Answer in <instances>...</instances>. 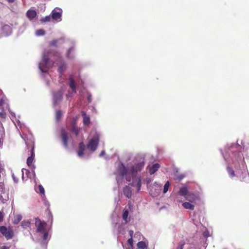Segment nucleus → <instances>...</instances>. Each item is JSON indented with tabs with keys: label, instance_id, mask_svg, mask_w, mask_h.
Returning a JSON list of instances; mask_svg holds the SVG:
<instances>
[{
	"label": "nucleus",
	"instance_id": "nucleus-1",
	"mask_svg": "<svg viewBox=\"0 0 249 249\" xmlns=\"http://www.w3.org/2000/svg\"><path fill=\"white\" fill-rule=\"evenodd\" d=\"M145 162L143 160L136 161L133 163H129L125 166L123 163H120L114 172L117 183L119 185L123 180L129 182L128 185L123 188V194L128 198L132 195V189L130 186L136 187L137 192H139L142 186V179L138 174L144 168Z\"/></svg>",
	"mask_w": 249,
	"mask_h": 249
},
{
	"label": "nucleus",
	"instance_id": "nucleus-2",
	"mask_svg": "<svg viewBox=\"0 0 249 249\" xmlns=\"http://www.w3.org/2000/svg\"><path fill=\"white\" fill-rule=\"evenodd\" d=\"M241 146L231 144L222 152L223 156L227 163V170L230 178L236 177L241 181L249 182V174L244 163V157L241 153Z\"/></svg>",
	"mask_w": 249,
	"mask_h": 249
},
{
	"label": "nucleus",
	"instance_id": "nucleus-3",
	"mask_svg": "<svg viewBox=\"0 0 249 249\" xmlns=\"http://www.w3.org/2000/svg\"><path fill=\"white\" fill-rule=\"evenodd\" d=\"M54 63L58 65V71L60 76H62L66 69L67 64L61 54L57 52L45 51L41 61L38 63V68L44 78L50 76L48 70L52 68Z\"/></svg>",
	"mask_w": 249,
	"mask_h": 249
},
{
	"label": "nucleus",
	"instance_id": "nucleus-4",
	"mask_svg": "<svg viewBox=\"0 0 249 249\" xmlns=\"http://www.w3.org/2000/svg\"><path fill=\"white\" fill-rule=\"evenodd\" d=\"M21 137L24 140L26 147L28 149L30 147L31 148V156L29 157L27 160V164L28 166L30 167L31 168H33V169H35L36 167L35 165L33 164V161L35 158V152H34V148H35V140L32 134H29L26 136L24 137L21 134H20Z\"/></svg>",
	"mask_w": 249,
	"mask_h": 249
},
{
	"label": "nucleus",
	"instance_id": "nucleus-5",
	"mask_svg": "<svg viewBox=\"0 0 249 249\" xmlns=\"http://www.w3.org/2000/svg\"><path fill=\"white\" fill-rule=\"evenodd\" d=\"M101 136V133L97 131L91 136L87 144V148L89 151L93 152L97 149Z\"/></svg>",
	"mask_w": 249,
	"mask_h": 249
},
{
	"label": "nucleus",
	"instance_id": "nucleus-6",
	"mask_svg": "<svg viewBox=\"0 0 249 249\" xmlns=\"http://www.w3.org/2000/svg\"><path fill=\"white\" fill-rule=\"evenodd\" d=\"M65 43L71 45L67 51V57L69 59H73L75 54V41L74 40L67 39Z\"/></svg>",
	"mask_w": 249,
	"mask_h": 249
},
{
	"label": "nucleus",
	"instance_id": "nucleus-7",
	"mask_svg": "<svg viewBox=\"0 0 249 249\" xmlns=\"http://www.w3.org/2000/svg\"><path fill=\"white\" fill-rule=\"evenodd\" d=\"M64 91L65 89L62 87L58 90L53 93V104L54 106H56L62 101Z\"/></svg>",
	"mask_w": 249,
	"mask_h": 249
},
{
	"label": "nucleus",
	"instance_id": "nucleus-8",
	"mask_svg": "<svg viewBox=\"0 0 249 249\" xmlns=\"http://www.w3.org/2000/svg\"><path fill=\"white\" fill-rule=\"evenodd\" d=\"M68 84L71 89L70 90L68 91L66 94V97L68 99L71 98L76 92V83L74 79L70 77L68 79Z\"/></svg>",
	"mask_w": 249,
	"mask_h": 249
},
{
	"label": "nucleus",
	"instance_id": "nucleus-9",
	"mask_svg": "<svg viewBox=\"0 0 249 249\" xmlns=\"http://www.w3.org/2000/svg\"><path fill=\"white\" fill-rule=\"evenodd\" d=\"M0 31L1 33V37L10 35L12 31V25L0 23Z\"/></svg>",
	"mask_w": 249,
	"mask_h": 249
},
{
	"label": "nucleus",
	"instance_id": "nucleus-10",
	"mask_svg": "<svg viewBox=\"0 0 249 249\" xmlns=\"http://www.w3.org/2000/svg\"><path fill=\"white\" fill-rule=\"evenodd\" d=\"M9 199L8 192L5 189L4 185L0 181V201L4 203Z\"/></svg>",
	"mask_w": 249,
	"mask_h": 249
},
{
	"label": "nucleus",
	"instance_id": "nucleus-11",
	"mask_svg": "<svg viewBox=\"0 0 249 249\" xmlns=\"http://www.w3.org/2000/svg\"><path fill=\"white\" fill-rule=\"evenodd\" d=\"M0 232L7 240L11 239L14 235L13 231L10 228L8 229L4 226H0Z\"/></svg>",
	"mask_w": 249,
	"mask_h": 249
},
{
	"label": "nucleus",
	"instance_id": "nucleus-12",
	"mask_svg": "<svg viewBox=\"0 0 249 249\" xmlns=\"http://www.w3.org/2000/svg\"><path fill=\"white\" fill-rule=\"evenodd\" d=\"M62 10L61 9L56 7L55 8L51 13L52 18L57 21L61 20Z\"/></svg>",
	"mask_w": 249,
	"mask_h": 249
},
{
	"label": "nucleus",
	"instance_id": "nucleus-13",
	"mask_svg": "<svg viewBox=\"0 0 249 249\" xmlns=\"http://www.w3.org/2000/svg\"><path fill=\"white\" fill-rule=\"evenodd\" d=\"M31 169V171H30L29 170L24 168L22 169V179L23 180L25 178L24 175H25L27 178L31 179L33 178L34 179L35 182H36V174L35 169H33V168Z\"/></svg>",
	"mask_w": 249,
	"mask_h": 249
},
{
	"label": "nucleus",
	"instance_id": "nucleus-14",
	"mask_svg": "<svg viewBox=\"0 0 249 249\" xmlns=\"http://www.w3.org/2000/svg\"><path fill=\"white\" fill-rule=\"evenodd\" d=\"M35 225L36 227L37 231L39 232H44L46 224L44 221H42L38 218L35 219Z\"/></svg>",
	"mask_w": 249,
	"mask_h": 249
},
{
	"label": "nucleus",
	"instance_id": "nucleus-15",
	"mask_svg": "<svg viewBox=\"0 0 249 249\" xmlns=\"http://www.w3.org/2000/svg\"><path fill=\"white\" fill-rule=\"evenodd\" d=\"M125 224L124 222L121 224H116L114 230H116V232L117 234H124L125 233Z\"/></svg>",
	"mask_w": 249,
	"mask_h": 249
},
{
	"label": "nucleus",
	"instance_id": "nucleus-16",
	"mask_svg": "<svg viewBox=\"0 0 249 249\" xmlns=\"http://www.w3.org/2000/svg\"><path fill=\"white\" fill-rule=\"evenodd\" d=\"M61 137L62 142L65 148L68 147V142L69 139L68 133L64 130H61Z\"/></svg>",
	"mask_w": 249,
	"mask_h": 249
},
{
	"label": "nucleus",
	"instance_id": "nucleus-17",
	"mask_svg": "<svg viewBox=\"0 0 249 249\" xmlns=\"http://www.w3.org/2000/svg\"><path fill=\"white\" fill-rule=\"evenodd\" d=\"M186 200L195 203V201L197 199V196L192 192H189L185 197Z\"/></svg>",
	"mask_w": 249,
	"mask_h": 249
},
{
	"label": "nucleus",
	"instance_id": "nucleus-18",
	"mask_svg": "<svg viewBox=\"0 0 249 249\" xmlns=\"http://www.w3.org/2000/svg\"><path fill=\"white\" fill-rule=\"evenodd\" d=\"M66 40L67 39H65L64 38L62 37L58 39H54L50 43V44L51 46H58L59 45L62 44L64 43H66Z\"/></svg>",
	"mask_w": 249,
	"mask_h": 249
},
{
	"label": "nucleus",
	"instance_id": "nucleus-19",
	"mask_svg": "<svg viewBox=\"0 0 249 249\" xmlns=\"http://www.w3.org/2000/svg\"><path fill=\"white\" fill-rule=\"evenodd\" d=\"M85 149V145L83 142H80L79 144V149L77 152V155L80 158L84 157V152Z\"/></svg>",
	"mask_w": 249,
	"mask_h": 249
},
{
	"label": "nucleus",
	"instance_id": "nucleus-20",
	"mask_svg": "<svg viewBox=\"0 0 249 249\" xmlns=\"http://www.w3.org/2000/svg\"><path fill=\"white\" fill-rule=\"evenodd\" d=\"M14 217L12 219V222L14 224L17 225L21 220L22 216L20 213H13Z\"/></svg>",
	"mask_w": 249,
	"mask_h": 249
},
{
	"label": "nucleus",
	"instance_id": "nucleus-21",
	"mask_svg": "<svg viewBox=\"0 0 249 249\" xmlns=\"http://www.w3.org/2000/svg\"><path fill=\"white\" fill-rule=\"evenodd\" d=\"M129 209V208H126L125 207L123 211L122 218L124 220L125 224H126L130 221V218L128 217Z\"/></svg>",
	"mask_w": 249,
	"mask_h": 249
},
{
	"label": "nucleus",
	"instance_id": "nucleus-22",
	"mask_svg": "<svg viewBox=\"0 0 249 249\" xmlns=\"http://www.w3.org/2000/svg\"><path fill=\"white\" fill-rule=\"evenodd\" d=\"M82 115L83 118V124L85 125H89L90 123L89 116L85 111H82Z\"/></svg>",
	"mask_w": 249,
	"mask_h": 249
},
{
	"label": "nucleus",
	"instance_id": "nucleus-23",
	"mask_svg": "<svg viewBox=\"0 0 249 249\" xmlns=\"http://www.w3.org/2000/svg\"><path fill=\"white\" fill-rule=\"evenodd\" d=\"M26 16L30 20H32L36 16V12L35 10H29L26 13Z\"/></svg>",
	"mask_w": 249,
	"mask_h": 249
},
{
	"label": "nucleus",
	"instance_id": "nucleus-24",
	"mask_svg": "<svg viewBox=\"0 0 249 249\" xmlns=\"http://www.w3.org/2000/svg\"><path fill=\"white\" fill-rule=\"evenodd\" d=\"M182 206L186 209L193 210L195 208V203L188 201L182 203Z\"/></svg>",
	"mask_w": 249,
	"mask_h": 249
},
{
	"label": "nucleus",
	"instance_id": "nucleus-25",
	"mask_svg": "<svg viewBox=\"0 0 249 249\" xmlns=\"http://www.w3.org/2000/svg\"><path fill=\"white\" fill-rule=\"evenodd\" d=\"M160 165L159 163H155L150 167L149 172L150 175L154 174L159 169Z\"/></svg>",
	"mask_w": 249,
	"mask_h": 249
},
{
	"label": "nucleus",
	"instance_id": "nucleus-26",
	"mask_svg": "<svg viewBox=\"0 0 249 249\" xmlns=\"http://www.w3.org/2000/svg\"><path fill=\"white\" fill-rule=\"evenodd\" d=\"M188 193L189 192L187 187L183 186L180 188L178 194L179 196L185 197Z\"/></svg>",
	"mask_w": 249,
	"mask_h": 249
},
{
	"label": "nucleus",
	"instance_id": "nucleus-27",
	"mask_svg": "<svg viewBox=\"0 0 249 249\" xmlns=\"http://www.w3.org/2000/svg\"><path fill=\"white\" fill-rule=\"evenodd\" d=\"M31 226V221L30 220H23L21 223V226L24 229L30 228Z\"/></svg>",
	"mask_w": 249,
	"mask_h": 249
},
{
	"label": "nucleus",
	"instance_id": "nucleus-28",
	"mask_svg": "<svg viewBox=\"0 0 249 249\" xmlns=\"http://www.w3.org/2000/svg\"><path fill=\"white\" fill-rule=\"evenodd\" d=\"M137 247L139 249H146L147 248V245L145 242L140 241L138 243Z\"/></svg>",
	"mask_w": 249,
	"mask_h": 249
},
{
	"label": "nucleus",
	"instance_id": "nucleus-29",
	"mask_svg": "<svg viewBox=\"0 0 249 249\" xmlns=\"http://www.w3.org/2000/svg\"><path fill=\"white\" fill-rule=\"evenodd\" d=\"M196 214L195 213H193V215L192 217V220L195 225H197L199 222V217H196Z\"/></svg>",
	"mask_w": 249,
	"mask_h": 249
},
{
	"label": "nucleus",
	"instance_id": "nucleus-30",
	"mask_svg": "<svg viewBox=\"0 0 249 249\" xmlns=\"http://www.w3.org/2000/svg\"><path fill=\"white\" fill-rule=\"evenodd\" d=\"M36 191L37 193H39L41 194H42L43 195H45V190L44 188L41 185H39L38 186L37 189L36 188Z\"/></svg>",
	"mask_w": 249,
	"mask_h": 249
},
{
	"label": "nucleus",
	"instance_id": "nucleus-31",
	"mask_svg": "<svg viewBox=\"0 0 249 249\" xmlns=\"http://www.w3.org/2000/svg\"><path fill=\"white\" fill-rule=\"evenodd\" d=\"M45 31L43 29H38L36 31V36H42L45 35Z\"/></svg>",
	"mask_w": 249,
	"mask_h": 249
},
{
	"label": "nucleus",
	"instance_id": "nucleus-32",
	"mask_svg": "<svg viewBox=\"0 0 249 249\" xmlns=\"http://www.w3.org/2000/svg\"><path fill=\"white\" fill-rule=\"evenodd\" d=\"M62 112L61 110H57L56 112L55 118L57 121H58L62 116Z\"/></svg>",
	"mask_w": 249,
	"mask_h": 249
},
{
	"label": "nucleus",
	"instance_id": "nucleus-33",
	"mask_svg": "<svg viewBox=\"0 0 249 249\" xmlns=\"http://www.w3.org/2000/svg\"><path fill=\"white\" fill-rule=\"evenodd\" d=\"M169 186H170V183H169V181H167L165 184H164V188H163V193L164 194L166 193L167 192L168 189H169Z\"/></svg>",
	"mask_w": 249,
	"mask_h": 249
},
{
	"label": "nucleus",
	"instance_id": "nucleus-34",
	"mask_svg": "<svg viewBox=\"0 0 249 249\" xmlns=\"http://www.w3.org/2000/svg\"><path fill=\"white\" fill-rule=\"evenodd\" d=\"M79 128L75 126H73L71 127L72 132L76 136H78V134L79 133Z\"/></svg>",
	"mask_w": 249,
	"mask_h": 249
},
{
	"label": "nucleus",
	"instance_id": "nucleus-35",
	"mask_svg": "<svg viewBox=\"0 0 249 249\" xmlns=\"http://www.w3.org/2000/svg\"><path fill=\"white\" fill-rule=\"evenodd\" d=\"M133 238H130L127 240V243L129 245L130 247L128 248H126V249H133Z\"/></svg>",
	"mask_w": 249,
	"mask_h": 249
},
{
	"label": "nucleus",
	"instance_id": "nucleus-36",
	"mask_svg": "<svg viewBox=\"0 0 249 249\" xmlns=\"http://www.w3.org/2000/svg\"><path fill=\"white\" fill-rule=\"evenodd\" d=\"M0 92H2L1 91H0ZM4 96L2 94V93H1V95H0V107H1L4 103Z\"/></svg>",
	"mask_w": 249,
	"mask_h": 249
},
{
	"label": "nucleus",
	"instance_id": "nucleus-37",
	"mask_svg": "<svg viewBox=\"0 0 249 249\" xmlns=\"http://www.w3.org/2000/svg\"><path fill=\"white\" fill-rule=\"evenodd\" d=\"M42 233H43V240L45 241L46 240H47L48 238V232L46 231H44V232H41Z\"/></svg>",
	"mask_w": 249,
	"mask_h": 249
},
{
	"label": "nucleus",
	"instance_id": "nucleus-38",
	"mask_svg": "<svg viewBox=\"0 0 249 249\" xmlns=\"http://www.w3.org/2000/svg\"><path fill=\"white\" fill-rule=\"evenodd\" d=\"M51 18H52L51 16H46L45 18H44L42 19V21L43 22L50 21Z\"/></svg>",
	"mask_w": 249,
	"mask_h": 249
},
{
	"label": "nucleus",
	"instance_id": "nucleus-39",
	"mask_svg": "<svg viewBox=\"0 0 249 249\" xmlns=\"http://www.w3.org/2000/svg\"><path fill=\"white\" fill-rule=\"evenodd\" d=\"M184 246V242L180 243L178 245V246L177 247L176 249H183Z\"/></svg>",
	"mask_w": 249,
	"mask_h": 249
},
{
	"label": "nucleus",
	"instance_id": "nucleus-40",
	"mask_svg": "<svg viewBox=\"0 0 249 249\" xmlns=\"http://www.w3.org/2000/svg\"><path fill=\"white\" fill-rule=\"evenodd\" d=\"M87 100L89 103H91L92 101V96L90 93H88Z\"/></svg>",
	"mask_w": 249,
	"mask_h": 249
},
{
	"label": "nucleus",
	"instance_id": "nucleus-41",
	"mask_svg": "<svg viewBox=\"0 0 249 249\" xmlns=\"http://www.w3.org/2000/svg\"><path fill=\"white\" fill-rule=\"evenodd\" d=\"M6 116V115L4 112L2 111V112H0V118H1L2 119H4V118H5Z\"/></svg>",
	"mask_w": 249,
	"mask_h": 249
},
{
	"label": "nucleus",
	"instance_id": "nucleus-42",
	"mask_svg": "<svg viewBox=\"0 0 249 249\" xmlns=\"http://www.w3.org/2000/svg\"><path fill=\"white\" fill-rule=\"evenodd\" d=\"M204 237H206V238H207L209 236H210V233H209V232L208 231H205L204 232H203V234Z\"/></svg>",
	"mask_w": 249,
	"mask_h": 249
},
{
	"label": "nucleus",
	"instance_id": "nucleus-43",
	"mask_svg": "<svg viewBox=\"0 0 249 249\" xmlns=\"http://www.w3.org/2000/svg\"><path fill=\"white\" fill-rule=\"evenodd\" d=\"M3 213L1 212H0V222H1L3 220Z\"/></svg>",
	"mask_w": 249,
	"mask_h": 249
},
{
	"label": "nucleus",
	"instance_id": "nucleus-44",
	"mask_svg": "<svg viewBox=\"0 0 249 249\" xmlns=\"http://www.w3.org/2000/svg\"><path fill=\"white\" fill-rule=\"evenodd\" d=\"M3 171V165L0 163V174Z\"/></svg>",
	"mask_w": 249,
	"mask_h": 249
},
{
	"label": "nucleus",
	"instance_id": "nucleus-45",
	"mask_svg": "<svg viewBox=\"0 0 249 249\" xmlns=\"http://www.w3.org/2000/svg\"><path fill=\"white\" fill-rule=\"evenodd\" d=\"M13 179L15 183H17L18 182V179L16 178L14 174L12 175Z\"/></svg>",
	"mask_w": 249,
	"mask_h": 249
},
{
	"label": "nucleus",
	"instance_id": "nucleus-46",
	"mask_svg": "<svg viewBox=\"0 0 249 249\" xmlns=\"http://www.w3.org/2000/svg\"><path fill=\"white\" fill-rule=\"evenodd\" d=\"M133 231L132 230H130L129 231V235L130 236V238H132L133 237Z\"/></svg>",
	"mask_w": 249,
	"mask_h": 249
},
{
	"label": "nucleus",
	"instance_id": "nucleus-47",
	"mask_svg": "<svg viewBox=\"0 0 249 249\" xmlns=\"http://www.w3.org/2000/svg\"><path fill=\"white\" fill-rule=\"evenodd\" d=\"M0 249H9V247L5 246H3L0 247Z\"/></svg>",
	"mask_w": 249,
	"mask_h": 249
},
{
	"label": "nucleus",
	"instance_id": "nucleus-48",
	"mask_svg": "<svg viewBox=\"0 0 249 249\" xmlns=\"http://www.w3.org/2000/svg\"><path fill=\"white\" fill-rule=\"evenodd\" d=\"M246 150H247V155L249 156V145L246 147Z\"/></svg>",
	"mask_w": 249,
	"mask_h": 249
},
{
	"label": "nucleus",
	"instance_id": "nucleus-49",
	"mask_svg": "<svg viewBox=\"0 0 249 249\" xmlns=\"http://www.w3.org/2000/svg\"><path fill=\"white\" fill-rule=\"evenodd\" d=\"M158 194V192H156L155 193H153L152 191L150 192L151 195H152L153 196H156Z\"/></svg>",
	"mask_w": 249,
	"mask_h": 249
},
{
	"label": "nucleus",
	"instance_id": "nucleus-50",
	"mask_svg": "<svg viewBox=\"0 0 249 249\" xmlns=\"http://www.w3.org/2000/svg\"><path fill=\"white\" fill-rule=\"evenodd\" d=\"M105 154V152L104 150H103L101 153L100 154V157H102Z\"/></svg>",
	"mask_w": 249,
	"mask_h": 249
},
{
	"label": "nucleus",
	"instance_id": "nucleus-51",
	"mask_svg": "<svg viewBox=\"0 0 249 249\" xmlns=\"http://www.w3.org/2000/svg\"><path fill=\"white\" fill-rule=\"evenodd\" d=\"M151 179H150V178H146V181L147 184L151 182Z\"/></svg>",
	"mask_w": 249,
	"mask_h": 249
},
{
	"label": "nucleus",
	"instance_id": "nucleus-52",
	"mask_svg": "<svg viewBox=\"0 0 249 249\" xmlns=\"http://www.w3.org/2000/svg\"><path fill=\"white\" fill-rule=\"evenodd\" d=\"M184 176L183 175H181L179 177L178 179L179 180H181L184 178Z\"/></svg>",
	"mask_w": 249,
	"mask_h": 249
},
{
	"label": "nucleus",
	"instance_id": "nucleus-53",
	"mask_svg": "<svg viewBox=\"0 0 249 249\" xmlns=\"http://www.w3.org/2000/svg\"><path fill=\"white\" fill-rule=\"evenodd\" d=\"M155 185H156L157 187H160L161 186V185L160 184H159L158 183H157L156 182H155Z\"/></svg>",
	"mask_w": 249,
	"mask_h": 249
},
{
	"label": "nucleus",
	"instance_id": "nucleus-54",
	"mask_svg": "<svg viewBox=\"0 0 249 249\" xmlns=\"http://www.w3.org/2000/svg\"><path fill=\"white\" fill-rule=\"evenodd\" d=\"M243 149H244V150L245 149V150L244 151V152H245L246 150V148H245V146H244Z\"/></svg>",
	"mask_w": 249,
	"mask_h": 249
},
{
	"label": "nucleus",
	"instance_id": "nucleus-55",
	"mask_svg": "<svg viewBox=\"0 0 249 249\" xmlns=\"http://www.w3.org/2000/svg\"><path fill=\"white\" fill-rule=\"evenodd\" d=\"M243 149H244V150L245 149V150L244 151V152H245L246 150V148H245V146H244Z\"/></svg>",
	"mask_w": 249,
	"mask_h": 249
},
{
	"label": "nucleus",
	"instance_id": "nucleus-56",
	"mask_svg": "<svg viewBox=\"0 0 249 249\" xmlns=\"http://www.w3.org/2000/svg\"><path fill=\"white\" fill-rule=\"evenodd\" d=\"M46 84H47V85H49V83L47 80H46Z\"/></svg>",
	"mask_w": 249,
	"mask_h": 249
}]
</instances>
